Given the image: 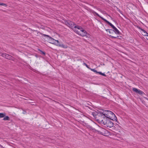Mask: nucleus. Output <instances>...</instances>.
I'll list each match as a JSON object with an SVG mask.
<instances>
[{"instance_id":"7c9ffc66","label":"nucleus","mask_w":148,"mask_h":148,"mask_svg":"<svg viewBox=\"0 0 148 148\" xmlns=\"http://www.w3.org/2000/svg\"><path fill=\"white\" fill-rule=\"evenodd\" d=\"M145 98L147 100H148V98Z\"/></svg>"},{"instance_id":"20e7f679","label":"nucleus","mask_w":148,"mask_h":148,"mask_svg":"<svg viewBox=\"0 0 148 148\" xmlns=\"http://www.w3.org/2000/svg\"><path fill=\"white\" fill-rule=\"evenodd\" d=\"M103 113L104 114V117H106L107 119H109V116H114V113L112 112L109 110H103Z\"/></svg>"},{"instance_id":"f8f14e48","label":"nucleus","mask_w":148,"mask_h":148,"mask_svg":"<svg viewBox=\"0 0 148 148\" xmlns=\"http://www.w3.org/2000/svg\"><path fill=\"white\" fill-rule=\"evenodd\" d=\"M57 46L61 47L64 49L68 47L67 45H65L63 44H59L58 45H57Z\"/></svg>"},{"instance_id":"f257e3e1","label":"nucleus","mask_w":148,"mask_h":148,"mask_svg":"<svg viewBox=\"0 0 148 148\" xmlns=\"http://www.w3.org/2000/svg\"><path fill=\"white\" fill-rule=\"evenodd\" d=\"M91 114L96 121L101 123H102L104 119L106 118L104 117L103 112L102 111H95L92 112Z\"/></svg>"},{"instance_id":"c756f323","label":"nucleus","mask_w":148,"mask_h":148,"mask_svg":"<svg viewBox=\"0 0 148 148\" xmlns=\"http://www.w3.org/2000/svg\"><path fill=\"white\" fill-rule=\"evenodd\" d=\"M102 131H104V129H103L102 128Z\"/></svg>"},{"instance_id":"ddd939ff","label":"nucleus","mask_w":148,"mask_h":148,"mask_svg":"<svg viewBox=\"0 0 148 148\" xmlns=\"http://www.w3.org/2000/svg\"><path fill=\"white\" fill-rule=\"evenodd\" d=\"M139 28L141 29L142 31H143L144 33V36H147L148 35V33L144 29H143L141 28H140V27H139Z\"/></svg>"},{"instance_id":"2eb2a0df","label":"nucleus","mask_w":148,"mask_h":148,"mask_svg":"<svg viewBox=\"0 0 148 148\" xmlns=\"http://www.w3.org/2000/svg\"><path fill=\"white\" fill-rule=\"evenodd\" d=\"M106 30L107 32H108L110 34L113 33V30L110 29H106Z\"/></svg>"},{"instance_id":"9b49d317","label":"nucleus","mask_w":148,"mask_h":148,"mask_svg":"<svg viewBox=\"0 0 148 148\" xmlns=\"http://www.w3.org/2000/svg\"><path fill=\"white\" fill-rule=\"evenodd\" d=\"M112 29H113V32H114L116 34H120V32L115 27H114Z\"/></svg>"},{"instance_id":"a878e982","label":"nucleus","mask_w":148,"mask_h":148,"mask_svg":"<svg viewBox=\"0 0 148 148\" xmlns=\"http://www.w3.org/2000/svg\"><path fill=\"white\" fill-rule=\"evenodd\" d=\"M56 42V41H54V42H53V43L52 44L57 46V45H58L59 44H57Z\"/></svg>"},{"instance_id":"4be33fe9","label":"nucleus","mask_w":148,"mask_h":148,"mask_svg":"<svg viewBox=\"0 0 148 148\" xmlns=\"http://www.w3.org/2000/svg\"><path fill=\"white\" fill-rule=\"evenodd\" d=\"M0 5H3L5 7L7 6V5L6 4L3 3H0Z\"/></svg>"},{"instance_id":"4468645a","label":"nucleus","mask_w":148,"mask_h":148,"mask_svg":"<svg viewBox=\"0 0 148 148\" xmlns=\"http://www.w3.org/2000/svg\"><path fill=\"white\" fill-rule=\"evenodd\" d=\"M92 12L93 14H96L99 17V18H101L102 20V19L104 18H103L102 17L100 16L98 13H97L93 11H92Z\"/></svg>"},{"instance_id":"a211bd4d","label":"nucleus","mask_w":148,"mask_h":148,"mask_svg":"<svg viewBox=\"0 0 148 148\" xmlns=\"http://www.w3.org/2000/svg\"><path fill=\"white\" fill-rule=\"evenodd\" d=\"M5 116V113H0V118H2L4 117Z\"/></svg>"},{"instance_id":"6ab92c4d","label":"nucleus","mask_w":148,"mask_h":148,"mask_svg":"<svg viewBox=\"0 0 148 148\" xmlns=\"http://www.w3.org/2000/svg\"><path fill=\"white\" fill-rule=\"evenodd\" d=\"M4 117L3 120H10V118L8 116H5Z\"/></svg>"},{"instance_id":"393cba45","label":"nucleus","mask_w":148,"mask_h":148,"mask_svg":"<svg viewBox=\"0 0 148 148\" xmlns=\"http://www.w3.org/2000/svg\"><path fill=\"white\" fill-rule=\"evenodd\" d=\"M98 132L100 134H102L103 135L104 133L103 132H101L100 131H98Z\"/></svg>"},{"instance_id":"1a4fd4ad","label":"nucleus","mask_w":148,"mask_h":148,"mask_svg":"<svg viewBox=\"0 0 148 148\" xmlns=\"http://www.w3.org/2000/svg\"><path fill=\"white\" fill-rule=\"evenodd\" d=\"M114 116H109V119L111 120L116 121L117 120V118L114 114Z\"/></svg>"},{"instance_id":"dca6fc26","label":"nucleus","mask_w":148,"mask_h":148,"mask_svg":"<svg viewBox=\"0 0 148 148\" xmlns=\"http://www.w3.org/2000/svg\"><path fill=\"white\" fill-rule=\"evenodd\" d=\"M77 28L78 29L80 30V31H81V29L82 28V27H80V26H79L78 25L76 26L75 25L74 26L73 28Z\"/></svg>"},{"instance_id":"f3484780","label":"nucleus","mask_w":148,"mask_h":148,"mask_svg":"<svg viewBox=\"0 0 148 148\" xmlns=\"http://www.w3.org/2000/svg\"><path fill=\"white\" fill-rule=\"evenodd\" d=\"M38 51L40 52V53H41V54L43 55V56H45L46 53L45 52L42 51L40 49H38Z\"/></svg>"},{"instance_id":"0eeeda50","label":"nucleus","mask_w":148,"mask_h":148,"mask_svg":"<svg viewBox=\"0 0 148 148\" xmlns=\"http://www.w3.org/2000/svg\"><path fill=\"white\" fill-rule=\"evenodd\" d=\"M39 33H40L42 35L44 36H47L49 38V42L52 44L53 43V42H54V41H55V40L53 38L50 37L49 36L45 34H42V33L39 32Z\"/></svg>"},{"instance_id":"c85d7f7f","label":"nucleus","mask_w":148,"mask_h":148,"mask_svg":"<svg viewBox=\"0 0 148 148\" xmlns=\"http://www.w3.org/2000/svg\"><path fill=\"white\" fill-rule=\"evenodd\" d=\"M119 36H117L116 37V38H119Z\"/></svg>"},{"instance_id":"cd10ccee","label":"nucleus","mask_w":148,"mask_h":148,"mask_svg":"<svg viewBox=\"0 0 148 148\" xmlns=\"http://www.w3.org/2000/svg\"><path fill=\"white\" fill-rule=\"evenodd\" d=\"M26 113V111H23V114H25Z\"/></svg>"},{"instance_id":"9d476101","label":"nucleus","mask_w":148,"mask_h":148,"mask_svg":"<svg viewBox=\"0 0 148 148\" xmlns=\"http://www.w3.org/2000/svg\"><path fill=\"white\" fill-rule=\"evenodd\" d=\"M102 20L103 21L107 23L109 25H110V26H111L112 28H113L115 26L113 25L111 23H110L109 21L107 20L106 19L103 18L102 19Z\"/></svg>"},{"instance_id":"5701e85b","label":"nucleus","mask_w":148,"mask_h":148,"mask_svg":"<svg viewBox=\"0 0 148 148\" xmlns=\"http://www.w3.org/2000/svg\"><path fill=\"white\" fill-rule=\"evenodd\" d=\"M83 64L84 65L86 66L89 69H90V68L88 66V65L86 63H83Z\"/></svg>"},{"instance_id":"412c9836","label":"nucleus","mask_w":148,"mask_h":148,"mask_svg":"<svg viewBox=\"0 0 148 148\" xmlns=\"http://www.w3.org/2000/svg\"><path fill=\"white\" fill-rule=\"evenodd\" d=\"M90 69L92 71L95 72L96 73H98L99 72L97 71L95 69H92L90 68Z\"/></svg>"},{"instance_id":"423d86ee","label":"nucleus","mask_w":148,"mask_h":148,"mask_svg":"<svg viewBox=\"0 0 148 148\" xmlns=\"http://www.w3.org/2000/svg\"><path fill=\"white\" fill-rule=\"evenodd\" d=\"M81 32H78L77 31H76L78 34H80L82 36H87V33L86 32L83 28H81Z\"/></svg>"},{"instance_id":"f03ea898","label":"nucleus","mask_w":148,"mask_h":148,"mask_svg":"<svg viewBox=\"0 0 148 148\" xmlns=\"http://www.w3.org/2000/svg\"><path fill=\"white\" fill-rule=\"evenodd\" d=\"M102 124H103L106 126H107L108 127L110 128L112 127V130H115V128H114L115 127H113L114 123L106 117L105 118V119H104Z\"/></svg>"},{"instance_id":"bb28decb","label":"nucleus","mask_w":148,"mask_h":148,"mask_svg":"<svg viewBox=\"0 0 148 148\" xmlns=\"http://www.w3.org/2000/svg\"><path fill=\"white\" fill-rule=\"evenodd\" d=\"M55 41H56L57 42V44H60V43L59 42L58 40H55Z\"/></svg>"},{"instance_id":"2f4dec72","label":"nucleus","mask_w":148,"mask_h":148,"mask_svg":"<svg viewBox=\"0 0 148 148\" xmlns=\"http://www.w3.org/2000/svg\"><path fill=\"white\" fill-rule=\"evenodd\" d=\"M119 11H120V13H121V14H122L121 12V11H120V10H119Z\"/></svg>"},{"instance_id":"7ed1b4c3","label":"nucleus","mask_w":148,"mask_h":148,"mask_svg":"<svg viewBox=\"0 0 148 148\" xmlns=\"http://www.w3.org/2000/svg\"><path fill=\"white\" fill-rule=\"evenodd\" d=\"M63 23L66 25L68 26L70 28H71V29L73 28L74 26L75 25V23L69 20L64 21Z\"/></svg>"},{"instance_id":"6e6552de","label":"nucleus","mask_w":148,"mask_h":148,"mask_svg":"<svg viewBox=\"0 0 148 148\" xmlns=\"http://www.w3.org/2000/svg\"><path fill=\"white\" fill-rule=\"evenodd\" d=\"M2 56L3 57H5L6 59L10 60H13V57L7 54L3 53L2 54Z\"/></svg>"},{"instance_id":"39448f33","label":"nucleus","mask_w":148,"mask_h":148,"mask_svg":"<svg viewBox=\"0 0 148 148\" xmlns=\"http://www.w3.org/2000/svg\"><path fill=\"white\" fill-rule=\"evenodd\" d=\"M132 90L134 91L136 93L142 96H143L144 95H145V94L143 92L136 88H133Z\"/></svg>"},{"instance_id":"aec40b11","label":"nucleus","mask_w":148,"mask_h":148,"mask_svg":"<svg viewBox=\"0 0 148 148\" xmlns=\"http://www.w3.org/2000/svg\"><path fill=\"white\" fill-rule=\"evenodd\" d=\"M98 73L100 75H101L102 76H106V75L104 73H103L101 72H99Z\"/></svg>"},{"instance_id":"b1692460","label":"nucleus","mask_w":148,"mask_h":148,"mask_svg":"<svg viewBox=\"0 0 148 148\" xmlns=\"http://www.w3.org/2000/svg\"><path fill=\"white\" fill-rule=\"evenodd\" d=\"M109 36L110 38H116V37H114V36H112L111 35H109Z\"/></svg>"}]
</instances>
